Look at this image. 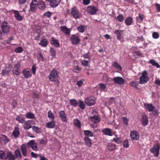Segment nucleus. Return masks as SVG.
Returning <instances> with one entry per match:
<instances>
[{"mask_svg": "<svg viewBox=\"0 0 160 160\" xmlns=\"http://www.w3.org/2000/svg\"><path fill=\"white\" fill-rule=\"evenodd\" d=\"M149 80V78L148 76V72L146 71L142 72L141 76L140 77L139 83L140 84H145Z\"/></svg>", "mask_w": 160, "mask_h": 160, "instance_id": "obj_1", "label": "nucleus"}, {"mask_svg": "<svg viewBox=\"0 0 160 160\" xmlns=\"http://www.w3.org/2000/svg\"><path fill=\"white\" fill-rule=\"evenodd\" d=\"M159 146L158 144H156L150 149V152L152 153L155 157H158L159 154Z\"/></svg>", "mask_w": 160, "mask_h": 160, "instance_id": "obj_2", "label": "nucleus"}, {"mask_svg": "<svg viewBox=\"0 0 160 160\" xmlns=\"http://www.w3.org/2000/svg\"><path fill=\"white\" fill-rule=\"evenodd\" d=\"M96 98L95 97L92 96L87 98L84 100L86 104L89 106H92L96 103Z\"/></svg>", "mask_w": 160, "mask_h": 160, "instance_id": "obj_3", "label": "nucleus"}, {"mask_svg": "<svg viewBox=\"0 0 160 160\" xmlns=\"http://www.w3.org/2000/svg\"><path fill=\"white\" fill-rule=\"evenodd\" d=\"M1 28L3 34H7L10 30V26L7 22L4 21L2 22Z\"/></svg>", "mask_w": 160, "mask_h": 160, "instance_id": "obj_4", "label": "nucleus"}, {"mask_svg": "<svg viewBox=\"0 0 160 160\" xmlns=\"http://www.w3.org/2000/svg\"><path fill=\"white\" fill-rule=\"evenodd\" d=\"M27 146L28 148H31L34 151L38 150L37 144L34 140H31L29 141L27 143Z\"/></svg>", "mask_w": 160, "mask_h": 160, "instance_id": "obj_5", "label": "nucleus"}, {"mask_svg": "<svg viewBox=\"0 0 160 160\" xmlns=\"http://www.w3.org/2000/svg\"><path fill=\"white\" fill-rule=\"evenodd\" d=\"M58 77V73L56 70L53 69L51 72L50 74L48 76L50 81H53L55 80L56 78Z\"/></svg>", "mask_w": 160, "mask_h": 160, "instance_id": "obj_6", "label": "nucleus"}, {"mask_svg": "<svg viewBox=\"0 0 160 160\" xmlns=\"http://www.w3.org/2000/svg\"><path fill=\"white\" fill-rule=\"evenodd\" d=\"M144 106L146 109L149 112H155L157 114H158L157 110L155 109V107L152 104L144 103Z\"/></svg>", "mask_w": 160, "mask_h": 160, "instance_id": "obj_7", "label": "nucleus"}, {"mask_svg": "<svg viewBox=\"0 0 160 160\" xmlns=\"http://www.w3.org/2000/svg\"><path fill=\"white\" fill-rule=\"evenodd\" d=\"M71 13L75 19L79 18L80 17L78 10L75 7H73L71 9Z\"/></svg>", "mask_w": 160, "mask_h": 160, "instance_id": "obj_8", "label": "nucleus"}, {"mask_svg": "<svg viewBox=\"0 0 160 160\" xmlns=\"http://www.w3.org/2000/svg\"><path fill=\"white\" fill-rule=\"evenodd\" d=\"M130 136L132 140L136 141L139 139L140 135L136 131L133 130L131 132Z\"/></svg>", "mask_w": 160, "mask_h": 160, "instance_id": "obj_9", "label": "nucleus"}, {"mask_svg": "<svg viewBox=\"0 0 160 160\" xmlns=\"http://www.w3.org/2000/svg\"><path fill=\"white\" fill-rule=\"evenodd\" d=\"M114 83L117 84L122 85L124 84L125 80L122 77H116L112 79Z\"/></svg>", "mask_w": 160, "mask_h": 160, "instance_id": "obj_10", "label": "nucleus"}, {"mask_svg": "<svg viewBox=\"0 0 160 160\" xmlns=\"http://www.w3.org/2000/svg\"><path fill=\"white\" fill-rule=\"evenodd\" d=\"M38 6V1L37 0H33L30 5V10L32 12H35Z\"/></svg>", "mask_w": 160, "mask_h": 160, "instance_id": "obj_11", "label": "nucleus"}, {"mask_svg": "<svg viewBox=\"0 0 160 160\" xmlns=\"http://www.w3.org/2000/svg\"><path fill=\"white\" fill-rule=\"evenodd\" d=\"M87 11L90 14L94 15L97 12V9L94 6H90L87 8Z\"/></svg>", "mask_w": 160, "mask_h": 160, "instance_id": "obj_12", "label": "nucleus"}, {"mask_svg": "<svg viewBox=\"0 0 160 160\" xmlns=\"http://www.w3.org/2000/svg\"><path fill=\"white\" fill-rule=\"evenodd\" d=\"M71 40L72 42L74 45L78 43L80 41L79 37L75 35L71 36Z\"/></svg>", "mask_w": 160, "mask_h": 160, "instance_id": "obj_13", "label": "nucleus"}, {"mask_svg": "<svg viewBox=\"0 0 160 160\" xmlns=\"http://www.w3.org/2000/svg\"><path fill=\"white\" fill-rule=\"evenodd\" d=\"M22 73L24 77L26 78H29L32 76L30 70L29 68L24 69L22 72Z\"/></svg>", "mask_w": 160, "mask_h": 160, "instance_id": "obj_14", "label": "nucleus"}, {"mask_svg": "<svg viewBox=\"0 0 160 160\" xmlns=\"http://www.w3.org/2000/svg\"><path fill=\"white\" fill-rule=\"evenodd\" d=\"M6 155L5 158V159H8V160H15L16 159V157L15 155L10 151H7L6 153Z\"/></svg>", "mask_w": 160, "mask_h": 160, "instance_id": "obj_15", "label": "nucleus"}, {"mask_svg": "<svg viewBox=\"0 0 160 160\" xmlns=\"http://www.w3.org/2000/svg\"><path fill=\"white\" fill-rule=\"evenodd\" d=\"M61 0H50L49 5L52 8H55L59 4Z\"/></svg>", "mask_w": 160, "mask_h": 160, "instance_id": "obj_16", "label": "nucleus"}, {"mask_svg": "<svg viewBox=\"0 0 160 160\" xmlns=\"http://www.w3.org/2000/svg\"><path fill=\"white\" fill-rule=\"evenodd\" d=\"M141 122L143 126H146L148 124V116L146 114H144L142 115Z\"/></svg>", "mask_w": 160, "mask_h": 160, "instance_id": "obj_17", "label": "nucleus"}, {"mask_svg": "<svg viewBox=\"0 0 160 160\" xmlns=\"http://www.w3.org/2000/svg\"><path fill=\"white\" fill-rule=\"evenodd\" d=\"M12 66L9 65L8 66L6 67L4 69L2 70V74L3 75H8L9 74L11 70Z\"/></svg>", "mask_w": 160, "mask_h": 160, "instance_id": "obj_18", "label": "nucleus"}, {"mask_svg": "<svg viewBox=\"0 0 160 160\" xmlns=\"http://www.w3.org/2000/svg\"><path fill=\"white\" fill-rule=\"evenodd\" d=\"M90 118L92 122L94 123H98L100 121V118L99 116L96 115L90 116Z\"/></svg>", "mask_w": 160, "mask_h": 160, "instance_id": "obj_19", "label": "nucleus"}, {"mask_svg": "<svg viewBox=\"0 0 160 160\" xmlns=\"http://www.w3.org/2000/svg\"><path fill=\"white\" fill-rule=\"evenodd\" d=\"M102 132L104 134L106 135L112 136L113 135L112 130L108 128H105L103 129Z\"/></svg>", "mask_w": 160, "mask_h": 160, "instance_id": "obj_20", "label": "nucleus"}, {"mask_svg": "<svg viewBox=\"0 0 160 160\" xmlns=\"http://www.w3.org/2000/svg\"><path fill=\"white\" fill-rule=\"evenodd\" d=\"M51 44L56 47L58 48L60 47V44L58 40L55 39L54 38L52 37L50 42Z\"/></svg>", "mask_w": 160, "mask_h": 160, "instance_id": "obj_21", "label": "nucleus"}, {"mask_svg": "<svg viewBox=\"0 0 160 160\" xmlns=\"http://www.w3.org/2000/svg\"><path fill=\"white\" fill-rule=\"evenodd\" d=\"M59 115L62 122H66L67 121V117L64 111H60L59 113Z\"/></svg>", "mask_w": 160, "mask_h": 160, "instance_id": "obj_22", "label": "nucleus"}, {"mask_svg": "<svg viewBox=\"0 0 160 160\" xmlns=\"http://www.w3.org/2000/svg\"><path fill=\"white\" fill-rule=\"evenodd\" d=\"M14 14V17L18 21H21L22 20V17L19 14V12L14 10H13Z\"/></svg>", "mask_w": 160, "mask_h": 160, "instance_id": "obj_23", "label": "nucleus"}, {"mask_svg": "<svg viewBox=\"0 0 160 160\" xmlns=\"http://www.w3.org/2000/svg\"><path fill=\"white\" fill-rule=\"evenodd\" d=\"M61 31L63 33L67 35H70V31L69 29L68 28L66 27L62 26L60 27Z\"/></svg>", "mask_w": 160, "mask_h": 160, "instance_id": "obj_24", "label": "nucleus"}, {"mask_svg": "<svg viewBox=\"0 0 160 160\" xmlns=\"http://www.w3.org/2000/svg\"><path fill=\"white\" fill-rule=\"evenodd\" d=\"M20 149L22 154L25 157L27 156V150L25 144H22L20 147Z\"/></svg>", "mask_w": 160, "mask_h": 160, "instance_id": "obj_25", "label": "nucleus"}, {"mask_svg": "<svg viewBox=\"0 0 160 160\" xmlns=\"http://www.w3.org/2000/svg\"><path fill=\"white\" fill-rule=\"evenodd\" d=\"M84 142L86 145L88 147H90L92 145L91 140L89 138L87 137H84Z\"/></svg>", "mask_w": 160, "mask_h": 160, "instance_id": "obj_26", "label": "nucleus"}, {"mask_svg": "<svg viewBox=\"0 0 160 160\" xmlns=\"http://www.w3.org/2000/svg\"><path fill=\"white\" fill-rule=\"evenodd\" d=\"M14 154L16 159L17 158L18 159H20L21 158L22 155L19 149H17L15 151Z\"/></svg>", "mask_w": 160, "mask_h": 160, "instance_id": "obj_27", "label": "nucleus"}, {"mask_svg": "<svg viewBox=\"0 0 160 160\" xmlns=\"http://www.w3.org/2000/svg\"><path fill=\"white\" fill-rule=\"evenodd\" d=\"M133 22V19L131 17H129L126 18L125 20V23L127 26L131 25Z\"/></svg>", "mask_w": 160, "mask_h": 160, "instance_id": "obj_28", "label": "nucleus"}, {"mask_svg": "<svg viewBox=\"0 0 160 160\" xmlns=\"http://www.w3.org/2000/svg\"><path fill=\"white\" fill-rule=\"evenodd\" d=\"M122 31H120L116 30L114 31V34L117 35V39L121 41L122 39Z\"/></svg>", "mask_w": 160, "mask_h": 160, "instance_id": "obj_29", "label": "nucleus"}, {"mask_svg": "<svg viewBox=\"0 0 160 160\" xmlns=\"http://www.w3.org/2000/svg\"><path fill=\"white\" fill-rule=\"evenodd\" d=\"M38 8L41 10H44L46 8V5L42 1H38Z\"/></svg>", "mask_w": 160, "mask_h": 160, "instance_id": "obj_30", "label": "nucleus"}, {"mask_svg": "<svg viewBox=\"0 0 160 160\" xmlns=\"http://www.w3.org/2000/svg\"><path fill=\"white\" fill-rule=\"evenodd\" d=\"M55 125V122L53 120H52L51 121L47 123V127L49 128H53L54 127Z\"/></svg>", "mask_w": 160, "mask_h": 160, "instance_id": "obj_31", "label": "nucleus"}, {"mask_svg": "<svg viewBox=\"0 0 160 160\" xmlns=\"http://www.w3.org/2000/svg\"><path fill=\"white\" fill-rule=\"evenodd\" d=\"M32 126H31L29 120H28L24 122L23 128L24 129L26 130L29 129L31 128H32Z\"/></svg>", "mask_w": 160, "mask_h": 160, "instance_id": "obj_32", "label": "nucleus"}, {"mask_svg": "<svg viewBox=\"0 0 160 160\" xmlns=\"http://www.w3.org/2000/svg\"><path fill=\"white\" fill-rule=\"evenodd\" d=\"M38 44L43 47H46L48 44V42L46 39H43L41 40Z\"/></svg>", "mask_w": 160, "mask_h": 160, "instance_id": "obj_33", "label": "nucleus"}, {"mask_svg": "<svg viewBox=\"0 0 160 160\" xmlns=\"http://www.w3.org/2000/svg\"><path fill=\"white\" fill-rule=\"evenodd\" d=\"M20 132L18 127H15L12 132V134L15 138H17Z\"/></svg>", "mask_w": 160, "mask_h": 160, "instance_id": "obj_34", "label": "nucleus"}, {"mask_svg": "<svg viewBox=\"0 0 160 160\" xmlns=\"http://www.w3.org/2000/svg\"><path fill=\"white\" fill-rule=\"evenodd\" d=\"M84 133L85 135V137H93V133L90 131L86 130L84 131Z\"/></svg>", "mask_w": 160, "mask_h": 160, "instance_id": "obj_35", "label": "nucleus"}, {"mask_svg": "<svg viewBox=\"0 0 160 160\" xmlns=\"http://www.w3.org/2000/svg\"><path fill=\"white\" fill-rule=\"evenodd\" d=\"M107 148L108 150L112 151L115 149L116 146L113 144L109 143L108 144Z\"/></svg>", "mask_w": 160, "mask_h": 160, "instance_id": "obj_36", "label": "nucleus"}, {"mask_svg": "<svg viewBox=\"0 0 160 160\" xmlns=\"http://www.w3.org/2000/svg\"><path fill=\"white\" fill-rule=\"evenodd\" d=\"M69 102L71 105L74 107L77 106L78 103V101L75 99H71L69 100Z\"/></svg>", "mask_w": 160, "mask_h": 160, "instance_id": "obj_37", "label": "nucleus"}, {"mask_svg": "<svg viewBox=\"0 0 160 160\" xmlns=\"http://www.w3.org/2000/svg\"><path fill=\"white\" fill-rule=\"evenodd\" d=\"M112 66L113 67H115L117 70L120 71L122 70V68L121 66L119 64L116 62H114L112 63Z\"/></svg>", "mask_w": 160, "mask_h": 160, "instance_id": "obj_38", "label": "nucleus"}, {"mask_svg": "<svg viewBox=\"0 0 160 160\" xmlns=\"http://www.w3.org/2000/svg\"><path fill=\"white\" fill-rule=\"evenodd\" d=\"M150 63L152 66H155L158 68H160V66L158 63L156 62L154 59H152L150 60Z\"/></svg>", "mask_w": 160, "mask_h": 160, "instance_id": "obj_39", "label": "nucleus"}, {"mask_svg": "<svg viewBox=\"0 0 160 160\" xmlns=\"http://www.w3.org/2000/svg\"><path fill=\"white\" fill-rule=\"evenodd\" d=\"M73 123L78 128H81V122L78 119H74L73 121Z\"/></svg>", "mask_w": 160, "mask_h": 160, "instance_id": "obj_40", "label": "nucleus"}, {"mask_svg": "<svg viewBox=\"0 0 160 160\" xmlns=\"http://www.w3.org/2000/svg\"><path fill=\"white\" fill-rule=\"evenodd\" d=\"M26 117L28 119H32L35 118V116L31 112H28L26 114Z\"/></svg>", "mask_w": 160, "mask_h": 160, "instance_id": "obj_41", "label": "nucleus"}, {"mask_svg": "<svg viewBox=\"0 0 160 160\" xmlns=\"http://www.w3.org/2000/svg\"><path fill=\"white\" fill-rule=\"evenodd\" d=\"M116 19L118 22H121L123 21L124 18L122 14H120L118 16H117L116 17Z\"/></svg>", "mask_w": 160, "mask_h": 160, "instance_id": "obj_42", "label": "nucleus"}, {"mask_svg": "<svg viewBox=\"0 0 160 160\" xmlns=\"http://www.w3.org/2000/svg\"><path fill=\"white\" fill-rule=\"evenodd\" d=\"M32 130L35 131L37 133H39L41 132V128L33 126L32 127Z\"/></svg>", "mask_w": 160, "mask_h": 160, "instance_id": "obj_43", "label": "nucleus"}, {"mask_svg": "<svg viewBox=\"0 0 160 160\" xmlns=\"http://www.w3.org/2000/svg\"><path fill=\"white\" fill-rule=\"evenodd\" d=\"M48 117L51 120H53L54 119L53 114L51 110L49 111L48 112Z\"/></svg>", "mask_w": 160, "mask_h": 160, "instance_id": "obj_44", "label": "nucleus"}, {"mask_svg": "<svg viewBox=\"0 0 160 160\" xmlns=\"http://www.w3.org/2000/svg\"><path fill=\"white\" fill-rule=\"evenodd\" d=\"M16 120L18 121L19 122L22 123H24L25 120L24 118L20 117L18 116H17L16 118Z\"/></svg>", "mask_w": 160, "mask_h": 160, "instance_id": "obj_45", "label": "nucleus"}, {"mask_svg": "<svg viewBox=\"0 0 160 160\" xmlns=\"http://www.w3.org/2000/svg\"><path fill=\"white\" fill-rule=\"evenodd\" d=\"M50 52L51 55L53 58H54L56 56V52L55 50L52 48H50Z\"/></svg>", "mask_w": 160, "mask_h": 160, "instance_id": "obj_46", "label": "nucleus"}, {"mask_svg": "<svg viewBox=\"0 0 160 160\" xmlns=\"http://www.w3.org/2000/svg\"><path fill=\"white\" fill-rule=\"evenodd\" d=\"M89 62V60H82L81 61V63L82 64L84 67L88 66V64Z\"/></svg>", "mask_w": 160, "mask_h": 160, "instance_id": "obj_47", "label": "nucleus"}, {"mask_svg": "<svg viewBox=\"0 0 160 160\" xmlns=\"http://www.w3.org/2000/svg\"><path fill=\"white\" fill-rule=\"evenodd\" d=\"M85 26L81 25L77 27V30L80 32H83L85 31Z\"/></svg>", "mask_w": 160, "mask_h": 160, "instance_id": "obj_48", "label": "nucleus"}, {"mask_svg": "<svg viewBox=\"0 0 160 160\" xmlns=\"http://www.w3.org/2000/svg\"><path fill=\"white\" fill-rule=\"evenodd\" d=\"M12 72L13 74H15L16 75H18L20 74L19 69L18 68L15 69L13 67L12 70Z\"/></svg>", "mask_w": 160, "mask_h": 160, "instance_id": "obj_49", "label": "nucleus"}, {"mask_svg": "<svg viewBox=\"0 0 160 160\" xmlns=\"http://www.w3.org/2000/svg\"><path fill=\"white\" fill-rule=\"evenodd\" d=\"M39 143L40 145H43L45 144L47 142V139L44 138L43 139H39L38 140Z\"/></svg>", "mask_w": 160, "mask_h": 160, "instance_id": "obj_50", "label": "nucleus"}, {"mask_svg": "<svg viewBox=\"0 0 160 160\" xmlns=\"http://www.w3.org/2000/svg\"><path fill=\"white\" fill-rule=\"evenodd\" d=\"M1 140L3 141L5 143H7L9 141V140L8 139L7 137L4 135H2L1 137Z\"/></svg>", "mask_w": 160, "mask_h": 160, "instance_id": "obj_51", "label": "nucleus"}, {"mask_svg": "<svg viewBox=\"0 0 160 160\" xmlns=\"http://www.w3.org/2000/svg\"><path fill=\"white\" fill-rule=\"evenodd\" d=\"M79 107L82 109H84L85 108V105L83 101L79 100Z\"/></svg>", "mask_w": 160, "mask_h": 160, "instance_id": "obj_52", "label": "nucleus"}, {"mask_svg": "<svg viewBox=\"0 0 160 160\" xmlns=\"http://www.w3.org/2000/svg\"><path fill=\"white\" fill-rule=\"evenodd\" d=\"M6 155V154L3 151L0 150V159L5 158Z\"/></svg>", "mask_w": 160, "mask_h": 160, "instance_id": "obj_53", "label": "nucleus"}, {"mask_svg": "<svg viewBox=\"0 0 160 160\" xmlns=\"http://www.w3.org/2000/svg\"><path fill=\"white\" fill-rule=\"evenodd\" d=\"M159 34L157 32H153L152 34V37L154 39H157L159 37Z\"/></svg>", "mask_w": 160, "mask_h": 160, "instance_id": "obj_54", "label": "nucleus"}, {"mask_svg": "<svg viewBox=\"0 0 160 160\" xmlns=\"http://www.w3.org/2000/svg\"><path fill=\"white\" fill-rule=\"evenodd\" d=\"M23 51V49L21 47H18L15 49V52L17 53H20Z\"/></svg>", "mask_w": 160, "mask_h": 160, "instance_id": "obj_55", "label": "nucleus"}, {"mask_svg": "<svg viewBox=\"0 0 160 160\" xmlns=\"http://www.w3.org/2000/svg\"><path fill=\"white\" fill-rule=\"evenodd\" d=\"M100 88L102 90H104L106 88V86L105 84L103 83H100L99 84Z\"/></svg>", "mask_w": 160, "mask_h": 160, "instance_id": "obj_56", "label": "nucleus"}, {"mask_svg": "<svg viewBox=\"0 0 160 160\" xmlns=\"http://www.w3.org/2000/svg\"><path fill=\"white\" fill-rule=\"evenodd\" d=\"M82 70L81 67H79L78 65H77L75 66L74 68V72H75L78 73V72L77 71H79Z\"/></svg>", "mask_w": 160, "mask_h": 160, "instance_id": "obj_57", "label": "nucleus"}, {"mask_svg": "<svg viewBox=\"0 0 160 160\" xmlns=\"http://www.w3.org/2000/svg\"><path fill=\"white\" fill-rule=\"evenodd\" d=\"M128 141V140H126L123 142V147L125 148H128L129 147Z\"/></svg>", "mask_w": 160, "mask_h": 160, "instance_id": "obj_58", "label": "nucleus"}, {"mask_svg": "<svg viewBox=\"0 0 160 160\" xmlns=\"http://www.w3.org/2000/svg\"><path fill=\"white\" fill-rule=\"evenodd\" d=\"M31 156L32 157L34 158H37L39 156V155L37 153H35L34 152H32L31 153Z\"/></svg>", "mask_w": 160, "mask_h": 160, "instance_id": "obj_59", "label": "nucleus"}, {"mask_svg": "<svg viewBox=\"0 0 160 160\" xmlns=\"http://www.w3.org/2000/svg\"><path fill=\"white\" fill-rule=\"evenodd\" d=\"M113 141L118 144L122 142L121 139L119 138H113Z\"/></svg>", "mask_w": 160, "mask_h": 160, "instance_id": "obj_60", "label": "nucleus"}, {"mask_svg": "<svg viewBox=\"0 0 160 160\" xmlns=\"http://www.w3.org/2000/svg\"><path fill=\"white\" fill-rule=\"evenodd\" d=\"M52 14L50 12H48L46 13H45L43 14L44 17H46L48 18H50Z\"/></svg>", "mask_w": 160, "mask_h": 160, "instance_id": "obj_61", "label": "nucleus"}, {"mask_svg": "<svg viewBox=\"0 0 160 160\" xmlns=\"http://www.w3.org/2000/svg\"><path fill=\"white\" fill-rule=\"evenodd\" d=\"M130 83L132 86L136 88L138 85V83L135 82H132Z\"/></svg>", "mask_w": 160, "mask_h": 160, "instance_id": "obj_62", "label": "nucleus"}, {"mask_svg": "<svg viewBox=\"0 0 160 160\" xmlns=\"http://www.w3.org/2000/svg\"><path fill=\"white\" fill-rule=\"evenodd\" d=\"M38 58L40 61H42L43 60V58L42 55L41 53L38 54Z\"/></svg>", "mask_w": 160, "mask_h": 160, "instance_id": "obj_63", "label": "nucleus"}, {"mask_svg": "<svg viewBox=\"0 0 160 160\" xmlns=\"http://www.w3.org/2000/svg\"><path fill=\"white\" fill-rule=\"evenodd\" d=\"M20 66H21L20 63L19 62H18V63H16L15 64L13 68H15V69L18 68V69H19V68L20 67Z\"/></svg>", "mask_w": 160, "mask_h": 160, "instance_id": "obj_64", "label": "nucleus"}]
</instances>
